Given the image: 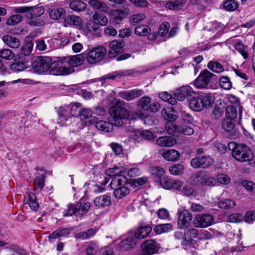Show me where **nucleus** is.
I'll use <instances>...</instances> for the list:
<instances>
[{
  "label": "nucleus",
  "instance_id": "7ed1b4c3",
  "mask_svg": "<svg viewBox=\"0 0 255 255\" xmlns=\"http://www.w3.org/2000/svg\"><path fill=\"white\" fill-rule=\"evenodd\" d=\"M198 234V230L196 229H192L185 233L184 238L181 243L182 248L188 253L195 255V250L199 247L198 240H195Z\"/></svg>",
  "mask_w": 255,
  "mask_h": 255
},
{
  "label": "nucleus",
  "instance_id": "2f4dec72",
  "mask_svg": "<svg viewBox=\"0 0 255 255\" xmlns=\"http://www.w3.org/2000/svg\"><path fill=\"white\" fill-rule=\"evenodd\" d=\"M127 72L124 71H117L106 75L100 78V81L102 83L105 82L107 80H115L117 78H120L127 75Z\"/></svg>",
  "mask_w": 255,
  "mask_h": 255
},
{
  "label": "nucleus",
  "instance_id": "f8f14e48",
  "mask_svg": "<svg viewBox=\"0 0 255 255\" xmlns=\"http://www.w3.org/2000/svg\"><path fill=\"white\" fill-rule=\"evenodd\" d=\"M160 248V246L154 240L145 241L141 245L143 255H152L156 253Z\"/></svg>",
  "mask_w": 255,
  "mask_h": 255
},
{
  "label": "nucleus",
  "instance_id": "de8ad7c7",
  "mask_svg": "<svg viewBox=\"0 0 255 255\" xmlns=\"http://www.w3.org/2000/svg\"><path fill=\"white\" fill-rule=\"evenodd\" d=\"M222 127L227 131H232L235 127V120L225 118L222 122Z\"/></svg>",
  "mask_w": 255,
  "mask_h": 255
},
{
  "label": "nucleus",
  "instance_id": "a878e982",
  "mask_svg": "<svg viewBox=\"0 0 255 255\" xmlns=\"http://www.w3.org/2000/svg\"><path fill=\"white\" fill-rule=\"evenodd\" d=\"M136 244L137 241L135 238H133V236L130 235L121 241L119 247L121 249L126 250L133 248Z\"/></svg>",
  "mask_w": 255,
  "mask_h": 255
},
{
  "label": "nucleus",
  "instance_id": "79ce46f5",
  "mask_svg": "<svg viewBox=\"0 0 255 255\" xmlns=\"http://www.w3.org/2000/svg\"><path fill=\"white\" fill-rule=\"evenodd\" d=\"M166 129L169 134L178 136L180 132V127L173 123L169 122L166 124Z\"/></svg>",
  "mask_w": 255,
  "mask_h": 255
},
{
  "label": "nucleus",
  "instance_id": "37998d69",
  "mask_svg": "<svg viewBox=\"0 0 255 255\" xmlns=\"http://www.w3.org/2000/svg\"><path fill=\"white\" fill-rule=\"evenodd\" d=\"M184 171V166L181 164L177 163L169 167V172L173 175H181Z\"/></svg>",
  "mask_w": 255,
  "mask_h": 255
},
{
  "label": "nucleus",
  "instance_id": "412c9836",
  "mask_svg": "<svg viewBox=\"0 0 255 255\" xmlns=\"http://www.w3.org/2000/svg\"><path fill=\"white\" fill-rule=\"evenodd\" d=\"M72 228H60L54 231L48 237V241L49 242H53L54 239L59 238L67 237L70 231H72Z\"/></svg>",
  "mask_w": 255,
  "mask_h": 255
},
{
  "label": "nucleus",
  "instance_id": "4c0bfd02",
  "mask_svg": "<svg viewBox=\"0 0 255 255\" xmlns=\"http://www.w3.org/2000/svg\"><path fill=\"white\" fill-rule=\"evenodd\" d=\"M99 251V246L97 242H90L85 250L87 255H96Z\"/></svg>",
  "mask_w": 255,
  "mask_h": 255
},
{
  "label": "nucleus",
  "instance_id": "864d4df0",
  "mask_svg": "<svg viewBox=\"0 0 255 255\" xmlns=\"http://www.w3.org/2000/svg\"><path fill=\"white\" fill-rule=\"evenodd\" d=\"M33 47V43L31 41L26 42L21 48V53L24 56L29 55L31 52Z\"/></svg>",
  "mask_w": 255,
  "mask_h": 255
},
{
  "label": "nucleus",
  "instance_id": "5701e85b",
  "mask_svg": "<svg viewBox=\"0 0 255 255\" xmlns=\"http://www.w3.org/2000/svg\"><path fill=\"white\" fill-rule=\"evenodd\" d=\"M180 156L179 152L173 149L166 150L162 153V156L165 160L171 162L176 161Z\"/></svg>",
  "mask_w": 255,
  "mask_h": 255
},
{
  "label": "nucleus",
  "instance_id": "6ab92c4d",
  "mask_svg": "<svg viewBox=\"0 0 255 255\" xmlns=\"http://www.w3.org/2000/svg\"><path fill=\"white\" fill-rule=\"evenodd\" d=\"M86 54L81 53L76 55L68 57L65 58L67 64L69 67L73 68L74 67H77L82 65L85 60L86 59Z\"/></svg>",
  "mask_w": 255,
  "mask_h": 255
},
{
  "label": "nucleus",
  "instance_id": "a18cd8bd",
  "mask_svg": "<svg viewBox=\"0 0 255 255\" xmlns=\"http://www.w3.org/2000/svg\"><path fill=\"white\" fill-rule=\"evenodd\" d=\"M226 118L235 120L237 116V110L236 107L233 105H229L226 109Z\"/></svg>",
  "mask_w": 255,
  "mask_h": 255
},
{
  "label": "nucleus",
  "instance_id": "473e14b6",
  "mask_svg": "<svg viewBox=\"0 0 255 255\" xmlns=\"http://www.w3.org/2000/svg\"><path fill=\"white\" fill-rule=\"evenodd\" d=\"M151 174L156 179L161 181L165 176V170L161 167L153 166L150 169Z\"/></svg>",
  "mask_w": 255,
  "mask_h": 255
},
{
  "label": "nucleus",
  "instance_id": "4d7b16f0",
  "mask_svg": "<svg viewBox=\"0 0 255 255\" xmlns=\"http://www.w3.org/2000/svg\"><path fill=\"white\" fill-rule=\"evenodd\" d=\"M85 28L90 33H94L99 28V25L92 19L86 23Z\"/></svg>",
  "mask_w": 255,
  "mask_h": 255
},
{
  "label": "nucleus",
  "instance_id": "c756f323",
  "mask_svg": "<svg viewBox=\"0 0 255 255\" xmlns=\"http://www.w3.org/2000/svg\"><path fill=\"white\" fill-rule=\"evenodd\" d=\"M162 115L169 122L175 121L178 117L177 113L172 108L164 109L162 111Z\"/></svg>",
  "mask_w": 255,
  "mask_h": 255
},
{
  "label": "nucleus",
  "instance_id": "393cba45",
  "mask_svg": "<svg viewBox=\"0 0 255 255\" xmlns=\"http://www.w3.org/2000/svg\"><path fill=\"white\" fill-rule=\"evenodd\" d=\"M3 42L11 48H17L20 45V40L10 35H5L2 37Z\"/></svg>",
  "mask_w": 255,
  "mask_h": 255
},
{
  "label": "nucleus",
  "instance_id": "39448f33",
  "mask_svg": "<svg viewBox=\"0 0 255 255\" xmlns=\"http://www.w3.org/2000/svg\"><path fill=\"white\" fill-rule=\"evenodd\" d=\"M125 171V169L124 168H120L117 167L108 170L109 174L110 176L113 177L110 183L112 189L115 190L127 183V179L125 175H123Z\"/></svg>",
  "mask_w": 255,
  "mask_h": 255
},
{
  "label": "nucleus",
  "instance_id": "4468645a",
  "mask_svg": "<svg viewBox=\"0 0 255 255\" xmlns=\"http://www.w3.org/2000/svg\"><path fill=\"white\" fill-rule=\"evenodd\" d=\"M69 108L65 106L59 108L57 113L58 115V123L61 127H66L71 124V118L68 117Z\"/></svg>",
  "mask_w": 255,
  "mask_h": 255
},
{
  "label": "nucleus",
  "instance_id": "774afa93",
  "mask_svg": "<svg viewBox=\"0 0 255 255\" xmlns=\"http://www.w3.org/2000/svg\"><path fill=\"white\" fill-rule=\"evenodd\" d=\"M216 182L223 185H227L230 182V177L225 174H218L216 177Z\"/></svg>",
  "mask_w": 255,
  "mask_h": 255
},
{
  "label": "nucleus",
  "instance_id": "09e8293b",
  "mask_svg": "<svg viewBox=\"0 0 255 255\" xmlns=\"http://www.w3.org/2000/svg\"><path fill=\"white\" fill-rule=\"evenodd\" d=\"M186 0H170L166 4V7L170 9H175L179 8L185 3Z\"/></svg>",
  "mask_w": 255,
  "mask_h": 255
},
{
  "label": "nucleus",
  "instance_id": "b1692460",
  "mask_svg": "<svg viewBox=\"0 0 255 255\" xmlns=\"http://www.w3.org/2000/svg\"><path fill=\"white\" fill-rule=\"evenodd\" d=\"M176 140L175 138L171 136H160L156 140L158 145L162 147H171L175 144Z\"/></svg>",
  "mask_w": 255,
  "mask_h": 255
},
{
  "label": "nucleus",
  "instance_id": "3c124183",
  "mask_svg": "<svg viewBox=\"0 0 255 255\" xmlns=\"http://www.w3.org/2000/svg\"><path fill=\"white\" fill-rule=\"evenodd\" d=\"M14 54L12 50L8 48L0 50V58L6 60H10L14 58Z\"/></svg>",
  "mask_w": 255,
  "mask_h": 255
},
{
  "label": "nucleus",
  "instance_id": "49530a36",
  "mask_svg": "<svg viewBox=\"0 0 255 255\" xmlns=\"http://www.w3.org/2000/svg\"><path fill=\"white\" fill-rule=\"evenodd\" d=\"M150 31V28L146 25L137 26L135 28V33L136 35L144 36L148 35Z\"/></svg>",
  "mask_w": 255,
  "mask_h": 255
},
{
  "label": "nucleus",
  "instance_id": "9d476101",
  "mask_svg": "<svg viewBox=\"0 0 255 255\" xmlns=\"http://www.w3.org/2000/svg\"><path fill=\"white\" fill-rule=\"evenodd\" d=\"M214 163L213 159L210 156H203L193 158L191 161V166L194 168H208Z\"/></svg>",
  "mask_w": 255,
  "mask_h": 255
},
{
  "label": "nucleus",
  "instance_id": "052dcab7",
  "mask_svg": "<svg viewBox=\"0 0 255 255\" xmlns=\"http://www.w3.org/2000/svg\"><path fill=\"white\" fill-rule=\"evenodd\" d=\"M220 86L225 89L229 90L232 87V83L228 77L223 76L220 79Z\"/></svg>",
  "mask_w": 255,
  "mask_h": 255
},
{
  "label": "nucleus",
  "instance_id": "603ef678",
  "mask_svg": "<svg viewBox=\"0 0 255 255\" xmlns=\"http://www.w3.org/2000/svg\"><path fill=\"white\" fill-rule=\"evenodd\" d=\"M238 6L237 1L235 0H227L224 3V7L228 11H234Z\"/></svg>",
  "mask_w": 255,
  "mask_h": 255
},
{
  "label": "nucleus",
  "instance_id": "680f3d73",
  "mask_svg": "<svg viewBox=\"0 0 255 255\" xmlns=\"http://www.w3.org/2000/svg\"><path fill=\"white\" fill-rule=\"evenodd\" d=\"M45 176L43 174L39 176H36L34 180V187L36 186L40 190L42 189L44 186Z\"/></svg>",
  "mask_w": 255,
  "mask_h": 255
},
{
  "label": "nucleus",
  "instance_id": "0eeeda50",
  "mask_svg": "<svg viewBox=\"0 0 255 255\" xmlns=\"http://www.w3.org/2000/svg\"><path fill=\"white\" fill-rule=\"evenodd\" d=\"M107 53L103 46H97L90 50L86 54V60L89 64H95L101 61Z\"/></svg>",
  "mask_w": 255,
  "mask_h": 255
},
{
  "label": "nucleus",
  "instance_id": "58836bf2",
  "mask_svg": "<svg viewBox=\"0 0 255 255\" xmlns=\"http://www.w3.org/2000/svg\"><path fill=\"white\" fill-rule=\"evenodd\" d=\"M65 20L67 23L79 27L83 23L82 19L79 16L74 15L67 16Z\"/></svg>",
  "mask_w": 255,
  "mask_h": 255
},
{
  "label": "nucleus",
  "instance_id": "6e6552de",
  "mask_svg": "<svg viewBox=\"0 0 255 255\" xmlns=\"http://www.w3.org/2000/svg\"><path fill=\"white\" fill-rule=\"evenodd\" d=\"M52 64L51 58L40 57L36 59L32 65L35 71L38 73H44L49 71Z\"/></svg>",
  "mask_w": 255,
  "mask_h": 255
},
{
  "label": "nucleus",
  "instance_id": "f257e3e1",
  "mask_svg": "<svg viewBox=\"0 0 255 255\" xmlns=\"http://www.w3.org/2000/svg\"><path fill=\"white\" fill-rule=\"evenodd\" d=\"M109 120L116 126L123 125V120L128 119L130 116L129 111L126 108V103L120 100H116L115 104L109 110Z\"/></svg>",
  "mask_w": 255,
  "mask_h": 255
},
{
  "label": "nucleus",
  "instance_id": "ddd939ff",
  "mask_svg": "<svg viewBox=\"0 0 255 255\" xmlns=\"http://www.w3.org/2000/svg\"><path fill=\"white\" fill-rule=\"evenodd\" d=\"M193 218L192 214L187 210H183L178 215L177 225L181 229L189 227Z\"/></svg>",
  "mask_w": 255,
  "mask_h": 255
},
{
  "label": "nucleus",
  "instance_id": "2eb2a0df",
  "mask_svg": "<svg viewBox=\"0 0 255 255\" xmlns=\"http://www.w3.org/2000/svg\"><path fill=\"white\" fill-rule=\"evenodd\" d=\"M143 94L142 90L134 89L128 91H123L119 92L118 97L122 98L127 101H130L134 100Z\"/></svg>",
  "mask_w": 255,
  "mask_h": 255
},
{
  "label": "nucleus",
  "instance_id": "aec40b11",
  "mask_svg": "<svg viewBox=\"0 0 255 255\" xmlns=\"http://www.w3.org/2000/svg\"><path fill=\"white\" fill-rule=\"evenodd\" d=\"M94 203L98 208L109 207L112 203L111 198L108 194L101 195L95 198Z\"/></svg>",
  "mask_w": 255,
  "mask_h": 255
},
{
  "label": "nucleus",
  "instance_id": "f3484780",
  "mask_svg": "<svg viewBox=\"0 0 255 255\" xmlns=\"http://www.w3.org/2000/svg\"><path fill=\"white\" fill-rule=\"evenodd\" d=\"M125 43L123 40L112 41L109 44L110 50L109 55L110 57H115L117 55L123 51Z\"/></svg>",
  "mask_w": 255,
  "mask_h": 255
},
{
  "label": "nucleus",
  "instance_id": "bf43d9fd",
  "mask_svg": "<svg viewBox=\"0 0 255 255\" xmlns=\"http://www.w3.org/2000/svg\"><path fill=\"white\" fill-rule=\"evenodd\" d=\"M10 68L14 72H20L25 68V65L22 62L15 61L10 64Z\"/></svg>",
  "mask_w": 255,
  "mask_h": 255
},
{
  "label": "nucleus",
  "instance_id": "e2e57ef3",
  "mask_svg": "<svg viewBox=\"0 0 255 255\" xmlns=\"http://www.w3.org/2000/svg\"><path fill=\"white\" fill-rule=\"evenodd\" d=\"M146 18L144 13H136L133 14L130 18V21L131 24L135 25L136 23L141 21Z\"/></svg>",
  "mask_w": 255,
  "mask_h": 255
},
{
  "label": "nucleus",
  "instance_id": "ea45409f",
  "mask_svg": "<svg viewBox=\"0 0 255 255\" xmlns=\"http://www.w3.org/2000/svg\"><path fill=\"white\" fill-rule=\"evenodd\" d=\"M92 19L99 25L101 26L106 25L108 19L107 17L102 13L96 12L93 15Z\"/></svg>",
  "mask_w": 255,
  "mask_h": 255
},
{
  "label": "nucleus",
  "instance_id": "13d9d810",
  "mask_svg": "<svg viewBox=\"0 0 255 255\" xmlns=\"http://www.w3.org/2000/svg\"><path fill=\"white\" fill-rule=\"evenodd\" d=\"M234 48L242 54L245 59L248 58V53L245 50V45L241 41H237L234 45Z\"/></svg>",
  "mask_w": 255,
  "mask_h": 255
},
{
  "label": "nucleus",
  "instance_id": "1a4fd4ad",
  "mask_svg": "<svg viewBox=\"0 0 255 255\" xmlns=\"http://www.w3.org/2000/svg\"><path fill=\"white\" fill-rule=\"evenodd\" d=\"M214 76V75L209 71L204 70L195 80L194 85L197 88H206Z\"/></svg>",
  "mask_w": 255,
  "mask_h": 255
},
{
  "label": "nucleus",
  "instance_id": "4be33fe9",
  "mask_svg": "<svg viewBox=\"0 0 255 255\" xmlns=\"http://www.w3.org/2000/svg\"><path fill=\"white\" fill-rule=\"evenodd\" d=\"M152 231V229L150 226H145L139 228L136 232H135L133 238H135L136 241L138 240L143 239L148 236Z\"/></svg>",
  "mask_w": 255,
  "mask_h": 255
},
{
  "label": "nucleus",
  "instance_id": "0e129e2a",
  "mask_svg": "<svg viewBox=\"0 0 255 255\" xmlns=\"http://www.w3.org/2000/svg\"><path fill=\"white\" fill-rule=\"evenodd\" d=\"M170 27V25L167 22H164L161 23L159 27L158 34L161 36L168 35V32Z\"/></svg>",
  "mask_w": 255,
  "mask_h": 255
},
{
  "label": "nucleus",
  "instance_id": "338daca9",
  "mask_svg": "<svg viewBox=\"0 0 255 255\" xmlns=\"http://www.w3.org/2000/svg\"><path fill=\"white\" fill-rule=\"evenodd\" d=\"M82 105L79 103H76L73 104L70 109V114L72 116H79L82 110Z\"/></svg>",
  "mask_w": 255,
  "mask_h": 255
},
{
  "label": "nucleus",
  "instance_id": "f03ea898",
  "mask_svg": "<svg viewBox=\"0 0 255 255\" xmlns=\"http://www.w3.org/2000/svg\"><path fill=\"white\" fill-rule=\"evenodd\" d=\"M228 147L232 150V156L239 162H251L254 158L253 152L245 144L231 142L228 144ZM249 164H252V163L250 162Z\"/></svg>",
  "mask_w": 255,
  "mask_h": 255
},
{
  "label": "nucleus",
  "instance_id": "a19ab883",
  "mask_svg": "<svg viewBox=\"0 0 255 255\" xmlns=\"http://www.w3.org/2000/svg\"><path fill=\"white\" fill-rule=\"evenodd\" d=\"M172 230V225L171 224H164L157 225L154 228V231L156 234L167 233Z\"/></svg>",
  "mask_w": 255,
  "mask_h": 255
},
{
  "label": "nucleus",
  "instance_id": "bb28decb",
  "mask_svg": "<svg viewBox=\"0 0 255 255\" xmlns=\"http://www.w3.org/2000/svg\"><path fill=\"white\" fill-rule=\"evenodd\" d=\"M128 14V11L124 9H113L111 11V16L113 19L117 23L125 18Z\"/></svg>",
  "mask_w": 255,
  "mask_h": 255
},
{
  "label": "nucleus",
  "instance_id": "9b49d317",
  "mask_svg": "<svg viewBox=\"0 0 255 255\" xmlns=\"http://www.w3.org/2000/svg\"><path fill=\"white\" fill-rule=\"evenodd\" d=\"M214 217L211 214H198L194 219L193 224L197 228H206L211 225Z\"/></svg>",
  "mask_w": 255,
  "mask_h": 255
},
{
  "label": "nucleus",
  "instance_id": "a211bd4d",
  "mask_svg": "<svg viewBox=\"0 0 255 255\" xmlns=\"http://www.w3.org/2000/svg\"><path fill=\"white\" fill-rule=\"evenodd\" d=\"M195 92L192 88L188 85H185L177 89L174 96L178 101H183L186 97L191 96Z\"/></svg>",
  "mask_w": 255,
  "mask_h": 255
},
{
  "label": "nucleus",
  "instance_id": "7c9ffc66",
  "mask_svg": "<svg viewBox=\"0 0 255 255\" xmlns=\"http://www.w3.org/2000/svg\"><path fill=\"white\" fill-rule=\"evenodd\" d=\"M129 193V189L124 184L115 190L114 195L116 198L121 199L127 196Z\"/></svg>",
  "mask_w": 255,
  "mask_h": 255
},
{
  "label": "nucleus",
  "instance_id": "dca6fc26",
  "mask_svg": "<svg viewBox=\"0 0 255 255\" xmlns=\"http://www.w3.org/2000/svg\"><path fill=\"white\" fill-rule=\"evenodd\" d=\"M45 10L42 6L32 8L30 12L31 19L28 22V23L33 26H40L43 24V21L41 20H36L38 17L44 13Z\"/></svg>",
  "mask_w": 255,
  "mask_h": 255
},
{
  "label": "nucleus",
  "instance_id": "423d86ee",
  "mask_svg": "<svg viewBox=\"0 0 255 255\" xmlns=\"http://www.w3.org/2000/svg\"><path fill=\"white\" fill-rule=\"evenodd\" d=\"M74 70L73 68L67 66L65 58L62 61L52 63L49 73L52 75L61 76L72 73Z\"/></svg>",
  "mask_w": 255,
  "mask_h": 255
},
{
  "label": "nucleus",
  "instance_id": "5fc2aeb1",
  "mask_svg": "<svg viewBox=\"0 0 255 255\" xmlns=\"http://www.w3.org/2000/svg\"><path fill=\"white\" fill-rule=\"evenodd\" d=\"M22 20V16L20 14H14L9 17L6 21L7 25H15L19 23Z\"/></svg>",
  "mask_w": 255,
  "mask_h": 255
},
{
  "label": "nucleus",
  "instance_id": "cd10ccee",
  "mask_svg": "<svg viewBox=\"0 0 255 255\" xmlns=\"http://www.w3.org/2000/svg\"><path fill=\"white\" fill-rule=\"evenodd\" d=\"M97 230L96 228H91L88 229L86 231L80 232L76 234L74 236L76 239L80 240H85L89 239L93 237L96 233Z\"/></svg>",
  "mask_w": 255,
  "mask_h": 255
},
{
  "label": "nucleus",
  "instance_id": "72a5a7b5",
  "mask_svg": "<svg viewBox=\"0 0 255 255\" xmlns=\"http://www.w3.org/2000/svg\"><path fill=\"white\" fill-rule=\"evenodd\" d=\"M70 8L76 11H83L86 9V4L80 0H72L69 3Z\"/></svg>",
  "mask_w": 255,
  "mask_h": 255
},
{
  "label": "nucleus",
  "instance_id": "e433bc0d",
  "mask_svg": "<svg viewBox=\"0 0 255 255\" xmlns=\"http://www.w3.org/2000/svg\"><path fill=\"white\" fill-rule=\"evenodd\" d=\"M206 173L199 172L192 177V183L193 184L198 186H204Z\"/></svg>",
  "mask_w": 255,
  "mask_h": 255
},
{
  "label": "nucleus",
  "instance_id": "69168bd1",
  "mask_svg": "<svg viewBox=\"0 0 255 255\" xmlns=\"http://www.w3.org/2000/svg\"><path fill=\"white\" fill-rule=\"evenodd\" d=\"M173 179H170L167 176H165L159 182L160 185L165 189L170 190L172 184Z\"/></svg>",
  "mask_w": 255,
  "mask_h": 255
},
{
  "label": "nucleus",
  "instance_id": "20e7f679",
  "mask_svg": "<svg viewBox=\"0 0 255 255\" xmlns=\"http://www.w3.org/2000/svg\"><path fill=\"white\" fill-rule=\"evenodd\" d=\"M213 102V97L208 94L204 96L193 97L189 100L188 106L193 111L199 112L204 107L211 106Z\"/></svg>",
  "mask_w": 255,
  "mask_h": 255
},
{
  "label": "nucleus",
  "instance_id": "f704fd0d",
  "mask_svg": "<svg viewBox=\"0 0 255 255\" xmlns=\"http://www.w3.org/2000/svg\"><path fill=\"white\" fill-rule=\"evenodd\" d=\"M65 10L62 8H53L49 12V16L53 19L58 20L64 17Z\"/></svg>",
  "mask_w": 255,
  "mask_h": 255
},
{
  "label": "nucleus",
  "instance_id": "6e6d98bb",
  "mask_svg": "<svg viewBox=\"0 0 255 255\" xmlns=\"http://www.w3.org/2000/svg\"><path fill=\"white\" fill-rule=\"evenodd\" d=\"M208 67L210 70L216 73H220L224 71L223 67L218 62L211 61L208 63Z\"/></svg>",
  "mask_w": 255,
  "mask_h": 255
},
{
  "label": "nucleus",
  "instance_id": "c03bdc74",
  "mask_svg": "<svg viewBox=\"0 0 255 255\" xmlns=\"http://www.w3.org/2000/svg\"><path fill=\"white\" fill-rule=\"evenodd\" d=\"M236 205L235 200L232 199H223L220 201L218 203V206L220 208L229 209L234 207Z\"/></svg>",
  "mask_w": 255,
  "mask_h": 255
},
{
  "label": "nucleus",
  "instance_id": "c9c22d12",
  "mask_svg": "<svg viewBox=\"0 0 255 255\" xmlns=\"http://www.w3.org/2000/svg\"><path fill=\"white\" fill-rule=\"evenodd\" d=\"M151 99L150 97L144 96L139 99L137 107L144 111H148Z\"/></svg>",
  "mask_w": 255,
  "mask_h": 255
},
{
  "label": "nucleus",
  "instance_id": "8fccbe9b",
  "mask_svg": "<svg viewBox=\"0 0 255 255\" xmlns=\"http://www.w3.org/2000/svg\"><path fill=\"white\" fill-rule=\"evenodd\" d=\"M159 98L163 101L167 102L171 105H175L177 103L176 99L167 92H164L159 94Z\"/></svg>",
  "mask_w": 255,
  "mask_h": 255
},
{
  "label": "nucleus",
  "instance_id": "c85d7f7f",
  "mask_svg": "<svg viewBox=\"0 0 255 255\" xmlns=\"http://www.w3.org/2000/svg\"><path fill=\"white\" fill-rule=\"evenodd\" d=\"M113 125L112 122L109 123L105 121H97L95 123V127L99 130L106 132H109L113 129Z\"/></svg>",
  "mask_w": 255,
  "mask_h": 255
}]
</instances>
